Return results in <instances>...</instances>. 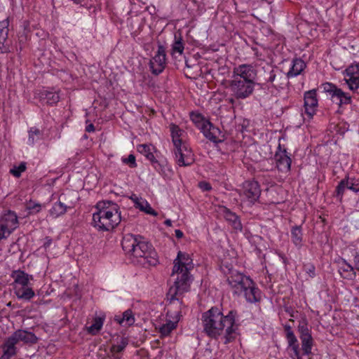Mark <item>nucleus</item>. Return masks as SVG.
I'll return each mask as SVG.
<instances>
[{
    "mask_svg": "<svg viewBox=\"0 0 359 359\" xmlns=\"http://www.w3.org/2000/svg\"><path fill=\"white\" fill-rule=\"evenodd\" d=\"M237 312L231 310L225 316L221 310L212 306L202 313L201 323L203 332L209 337L217 339L223 335L225 344H227L236 338V331L238 325H236Z\"/></svg>",
    "mask_w": 359,
    "mask_h": 359,
    "instance_id": "obj_1",
    "label": "nucleus"
},
{
    "mask_svg": "<svg viewBox=\"0 0 359 359\" xmlns=\"http://www.w3.org/2000/svg\"><path fill=\"white\" fill-rule=\"evenodd\" d=\"M122 248L131 261L144 267L155 266L158 263L157 253L151 244L140 236L127 234L121 242Z\"/></svg>",
    "mask_w": 359,
    "mask_h": 359,
    "instance_id": "obj_2",
    "label": "nucleus"
},
{
    "mask_svg": "<svg viewBox=\"0 0 359 359\" xmlns=\"http://www.w3.org/2000/svg\"><path fill=\"white\" fill-rule=\"evenodd\" d=\"M173 264L171 276L177 277L168 293L170 301L179 300V296L188 292L193 280L189 271L194 269V264L189 254L179 251Z\"/></svg>",
    "mask_w": 359,
    "mask_h": 359,
    "instance_id": "obj_3",
    "label": "nucleus"
},
{
    "mask_svg": "<svg viewBox=\"0 0 359 359\" xmlns=\"http://www.w3.org/2000/svg\"><path fill=\"white\" fill-rule=\"evenodd\" d=\"M93 215V225L100 231L114 229L121 221L119 206L111 201H100Z\"/></svg>",
    "mask_w": 359,
    "mask_h": 359,
    "instance_id": "obj_4",
    "label": "nucleus"
},
{
    "mask_svg": "<svg viewBox=\"0 0 359 359\" xmlns=\"http://www.w3.org/2000/svg\"><path fill=\"white\" fill-rule=\"evenodd\" d=\"M226 281L234 294H243L250 303H255L260 300V291L255 287L252 280L235 270H230Z\"/></svg>",
    "mask_w": 359,
    "mask_h": 359,
    "instance_id": "obj_5",
    "label": "nucleus"
},
{
    "mask_svg": "<svg viewBox=\"0 0 359 359\" xmlns=\"http://www.w3.org/2000/svg\"><path fill=\"white\" fill-rule=\"evenodd\" d=\"M38 340L34 333L25 330H18L5 340L2 348L6 350V355L13 357L17 353V344L22 342L25 345L32 346L36 344Z\"/></svg>",
    "mask_w": 359,
    "mask_h": 359,
    "instance_id": "obj_6",
    "label": "nucleus"
},
{
    "mask_svg": "<svg viewBox=\"0 0 359 359\" xmlns=\"http://www.w3.org/2000/svg\"><path fill=\"white\" fill-rule=\"evenodd\" d=\"M256 83L231 78L229 88L232 95L237 100H244L252 95Z\"/></svg>",
    "mask_w": 359,
    "mask_h": 359,
    "instance_id": "obj_7",
    "label": "nucleus"
},
{
    "mask_svg": "<svg viewBox=\"0 0 359 359\" xmlns=\"http://www.w3.org/2000/svg\"><path fill=\"white\" fill-rule=\"evenodd\" d=\"M322 88L325 93H329L333 102L339 106L343 104H351V96L339 88L336 85L331 83H325L322 84Z\"/></svg>",
    "mask_w": 359,
    "mask_h": 359,
    "instance_id": "obj_8",
    "label": "nucleus"
},
{
    "mask_svg": "<svg viewBox=\"0 0 359 359\" xmlns=\"http://www.w3.org/2000/svg\"><path fill=\"white\" fill-rule=\"evenodd\" d=\"M175 161L180 166H189L194 163L192 150L186 143L175 146Z\"/></svg>",
    "mask_w": 359,
    "mask_h": 359,
    "instance_id": "obj_9",
    "label": "nucleus"
},
{
    "mask_svg": "<svg viewBox=\"0 0 359 359\" xmlns=\"http://www.w3.org/2000/svg\"><path fill=\"white\" fill-rule=\"evenodd\" d=\"M166 65L165 48L160 42L158 44V50L149 62V67L152 74L158 75L165 69Z\"/></svg>",
    "mask_w": 359,
    "mask_h": 359,
    "instance_id": "obj_10",
    "label": "nucleus"
},
{
    "mask_svg": "<svg viewBox=\"0 0 359 359\" xmlns=\"http://www.w3.org/2000/svg\"><path fill=\"white\" fill-rule=\"evenodd\" d=\"M257 70L252 65L243 64L233 69L231 78L256 83Z\"/></svg>",
    "mask_w": 359,
    "mask_h": 359,
    "instance_id": "obj_11",
    "label": "nucleus"
},
{
    "mask_svg": "<svg viewBox=\"0 0 359 359\" xmlns=\"http://www.w3.org/2000/svg\"><path fill=\"white\" fill-rule=\"evenodd\" d=\"M250 204H254L260 197L261 189L257 181H246L243 183L241 194Z\"/></svg>",
    "mask_w": 359,
    "mask_h": 359,
    "instance_id": "obj_12",
    "label": "nucleus"
},
{
    "mask_svg": "<svg viewBox=\"0 0 359 359\" xmlns=\"http://www.w3.org/2000/svg\"><path fill=\"white\" fill-rule=\"evenodd\" d=\"M274 158L278 170L282 172H287L290 170L292 160L285 149H282L280 144L278 145V151L276 152Z\"/></svg>",
    "mask_w": 359,
    "mask_h": 359,
    "instance_id": "obj_13",
    "label": "nucleus"
},
{
    "mask_svg": "<svg viewBox=\"0 0 359 359\" xmlns=\"http://www.w3.org/2000/svg\"><path fill=\"white\" fill-rule=\"evenodd\" d=\"M304 108L305 112L308 115L309 118L313 117L316 113V108L318 107V100L316 97V90L313 89L306 91L304 93Z\"/></svg>",
    "mask_w": 359,
    "mask_h": 359,
    "instance_id": "obj_14",
    "label": "nucleus"
},
{
    "mask_svg": "<svg viewBox=\"0 0 359 359\" xmlns=\"http://www.w3.org/2000/svg\"><path fill=\"white\" fill-rule=\"evenodd\" d=\"M198 128L203 133L204 136L213 142H219L218 134L220 130L218 128L214 126L209 121H202Z\"/></svg>",
    "mask_w": 359,
    "mask_h": 359,
    "instance_id": "obj_15",
    "label": "nucleus"
},
{
    "mask_svg": "<svg viewBox=\"0 0 359 359\" xmlns=\"http://www.w3.org/2000/svg\"><path fill=\"white\" fill-rule=\"evenodd\" d=\"M167 316L172 317L173 320H168L166 323L163 324L159 327V332L161 337H167L170 335L171 332L177 327V323L180 318V312H175V316L172 317L170 311L167 312Z\"/></svg>",
    "mask_w": 359,
    "mask_h": 359,
    "instance_id": "obj_16",
    "label": "nucleus"
},
{
    "mask_svg": "<svg viewBox=\"0 0 359 359\" xmlns=\"http://www.w3.org/2000/svg\"><path fill=\"white\" fill-rule=\"evenodd\" d=\"M221 213L233 229L239 231L243 230V225L240 218L235 212H233L226 207H222L221 208Z\"/></svg>",
    "mask_w": 359,
    "mask_h": 359,
    "instance_id": "obj_17",
    "label": "nucleus"
},
{
    "mask_svg": "<svg viewBox=\"0 0 359 359\" xmlns=\"http://www.w3.org/2000/svg\"><path fill=\"white\" fill-rule=\"evenodd\" d=\"M285 79L286 77L283 72L278 68L276 67L273 73L267 79L266 83H271L272 87L276 88L278 87H281V86L283 85Z\"/></svg>",
    "mask_w": 359,
    "mask_h": 359,
    "instance_id": "obj_18",
    "label": "nucleus"
},
{
    "mask_svg": "<svg viewBox=\"0 0 359 359\" xmlns=\"http://www.w3.org/2000/svg\"><path fill=\"white\" fill-rule=\"evenodd\" d=\"M11 277L14 279V283L16 286H27L30 280H32V276H29L23 271L17 270L13 271Z\"/></svg>",
    "mask_w": 359,
    "mask_h": 359,
    "instance_id": "obj_19",
    "label": "nucleus"
},
{
    "mask_svg": "<svg viewBox=\"0 0 359 359\" xmlns=\"http://www.w3.org/2000/svg\"><path fill=\"white\" fill-rule=\"evenodd\" d=\"M114 320L122 326H131L135 323V317L133 311L128 309L124 311L121 315L115 316Z\"/></svg>",
    "mask_w": 359,
    "mask_h": 359,
    "instance_id": "obj_20",
    "label": "nucleus"
},
{
    "mask_svg": "<svg viewBox=\"0 0 359 359\" xmlns=\"http://www.w3.org/2000/svg\"><path fill=\"white\" fill-rule=\"evenodd\" d=\"M14 293L18 299L25 301H29L35 295L32 288L28 287V285L20 287L15 286Z\"/></svg>",
    "mask_w": 359,
    "mask_h": 359,
    "instance_id": "obj_21",
    "label": "nucleus"
},
{
    "mask_svg": "<svg viewBox=\"0 0 359 359\" xmlns=\"http://www.w3.org/2000/svg\"><path fill=\"white\" fill-rule=\"evenodd\" d=\"M0 222L6 226L8 225L11 230H15L18 227V219L13 211L8 210L4 214Z\"/></svg>",
    "mask_w": 359,
    "mask_h": 359,
    "instance_id": "obj_22",
    "label": "nucleus"
},
{
    "mask_svg": "<svg viewBox=\"0 0 359 359\" xmlns=\"http://www.w3.org/2000/svg\"><path fill=\"white\" fill-rule=\"evenodd\" d=\"M342 262L346 265V266H341L339 269V273L341 277L348 280H354L356 277V272L354 267L345 259H343Z\"/></svg>",
    "mask_w": 359,
    "mask_h": 359,
    "instance_id": "obj_23",
    "label": "nucleus"
},
{
    "mask_svg": "<svg viewBox=\"0 0 359 359\" xmlns=\"http://www.w3.org/2000/svg\"><path fill=\"white\" fill-rule=\"evenodd\" d=\"M306 67V64L300 58H295L292 60V65L287 73L286 77L290 78L299 75Z\"/></svg>",
    "mask_w": 359,
    "mask_h": 359,
    "instance_id": "obj_24",
    "label": "nucleus"
},
{
    "mask_svg": "<svg viewBox=\"0 0 359 359\" xmlns=\"http://www.w3.org/2000/svg\"><path fill=\"white\" fill-rule=\"evenodd\" d=\"M63 197L64 196L62 194L59 198V201L55 203L49 210L50 215L53 218H57L67 212V206L61 202Z\"/></svg>",
    "mask_w": 359,
    "mask_h": 359,
    "instance_id": "obj_25",
    "label": "nucleus"
},
{
    "mask_svg": "<svg viewBox=\"0 0 359 359\" xmlns=\"http://www.w3.org/2000/svg\"><path fill=\"white\" fill-rule=\"evenodd\" d=\"M132 199L135 202V207L139 208L141 211L154 216L157 215V212L150 206L147 201L142 200V198L139 199L136 196H134V198L132 197Z\"/></svg>",
    "mask_w": 359,
    "mask_h": 359,
    "instance_id": "obj_26",
    "label": "nucleus"
},
{
    "mask_svg": "<svg viewBox=\"0 0 359 359\" xmlns=\"http://www.w3.org/2000/svg\"><path fill=\"white\" fill-rule=\"evenodd\" d=\"M39 98L41 100L46 102L48 104H53L57 103L60 97L56 92L48 91L43 90L39 93Z\"/></svg>",
    "mask_w": 359,
    "mask_h": 359,
    "instance_id": "obj_27",
    "label": "nucleus"
},
{
    "mask_svg": "<svg viewBox=\"0 0 359 359\" xmlns=\"http://www.w3.org/2000/svg\"><path fill=\"white\" fill-rule=\"evenodd\" d=\"M175 40L172 44L171 55L173 56L175 53L182 55L184 50V44L182 41L181 33H175L174 36Z\"/></svg>",
    "mask_w": 359,
    "mask_h": 359,
    "instance_id": "obj_28",
    "label": "nucleus"
},
{
    "mask_svg": "<svg viewBox=\"0 0 359 359\" xmlns=\"http://www.w3.org/2000/svg\"><path fill=\"white\" fill-rule=\"evenodd\" d=\"M302 229L301 226H294L291 229V238L292 243L297 248H301L302 246Z\"/></svg>",
    "mask_w": 359,
    "mask_h": 359,
    "instance_id": "obj_29",
    "label": "nucleus"
},
{
    "mask_svg": "<svg viewBox=\"0 0 359 359\" xmlns=\"http://www.w3.org/2000/svg\"><path fill=\"white\" fill-rule=\"evenodd\" d=\"M137 151L144 155L152 164L158 163L154 154L151 151V146L147 144H139L137 147Z\"/></svg>",
    "mask_w": 359,
    "mask_h": 359,
    "instance_id": "obj_30",
    "label": "nucleus"
},
{
    "mask_svg": "<svg viewBox=\"0 0 359 359\" xmlns=\"http://www.w3.org/2000/svg\"><path fill=\"white\" fill-rule=\"evenodd\" d=\"M350 90L359 94V75L344 76V79Z\"/></svg>",
    "mask_w": 359,
    "mask_h": 359,
    "instance_id": "obj_31",
    "label": "nucleus"
},
{
    "mask_svg": "<svg viewBox=\"0 0 359 359\" xmlns=\"http://www.w3.org/2000/svg\"><path fill=\"white\" fill-rule=\"evenodd\" d=\"M128 344V339L122 337L120 341H118L116 344H113L110 348L113 356L118 358V356H116V354L121 353L125 349Z\"/></svg>",
    "mask_w": 359,
    "mask_h": 359,
    "instance_id": "obj_32",
    "label": "nucleus"
},
{
    "mask_svg": "<svg viewBox=\"0 0 359 359\" xmlns=\"http://www.w3.org/2000/svg\"><path fill=\"white\" fill-rule=\"evenodd\" d=\"M9 20L6 18L0 22V44L4 45L8 34Z\"/></svg>",
    "mask_w": 359,
    "mask_h": 359,
    "instance_id": "obj_33",
    "label": "nucleus"
},
{
    "mask_svg": "<svg viewBox=\"0 0 359 359\" xmlns=\"http://www.w3.org/2000/svg\"><path fill=\"white\" fill-rule=\"evenodd\" d=\"M104 319L101 317H96L93 320V324L87 330L90 334H96L100 332L103 325Z\"/></svg>",
    "mask_w": 359,
    "mask_h": 359,
    "instance_id": "obj_34",
    "label": "nucleus"
},
{
    "mask_svg": "<svg viewBox=\"0 0 359 359\" xmlns=\"http://www.w3.org/2000/svg\"><path fill=\"white\" fill-rule=\"evenodd\" d=\"M302 348L304 355H309L311 353L313 346V338L311 335L305 337H301Z\"/></svg>",
    "mask_w": 359,
    "mask_h": 359,
    "instance_id": "obj_35",
    "label": "nucleus"
},
{
    "mask_svg": "<svg viewBox=\"0 0 359 359\" xmlns=\"http://www.w3.org/2000/svg\"><path fill=\"white\" fill-rule=\"evenodd\" d=\"M182 130L177 126L173 125L171 127V135L172 138V142L174 146L178 145L180 146L181 144H183L182 140L180 138L181 135Z\"/></svg>",
    "mask_w": 359,
    "mask_h": 359,
    "instance_id": "obj_36",
    "label": "nucleus"
},
{
    "mask_svg": "<svg viewBox=\"0 0 359 359\" xmlns=\"http://www.w3.org/2000/svg\"><path fill=\"white\" fill-rule=\"evenodd\" d=\"M346 184V189L353 191L355 193L359 191V180L355 178L346 177L343 179Z\"/></svg>",
    "mask_w": 359,
    "mask_h": 359,
    "instance_id": "obj_37",
    "label": "nucleus"
},
{
    "mask_svg": "<svg viewBox=\"0 0 359 359\" xmlns=\"http://www.w3.org/2000/svg\"><path fill=\"white\" fill-rule=\"evenodd\" d=\"M24 26L25 30L23 33L20 34L18 36V46L17 47V50H19L20 51H22L25 48V44L27 41V29L29 26V23L27 21H25Z\"/></svg>",
    "mask_w": 359,
    "mask_h": 359,
    "instance_id": "obj_38",
    "label": "nucleus"
},
{
    "mask_svg": "<svg viewBox=\"0 0 359 359\" xmlns=\"http://www.w3.org/2000/svg\"><path fill=\"white\" fill-rule=\"evenodd\" d=\"M42 133L41 131L36 128H31L29 130V138H28V143L29 144H34L35 142V136L37 137L36 140H39L40 137L41 136Z\"/></svg>",
    "mask_w": 359,
    "mask_h": 359,
    "instance_id": "obj_39",
    "label": "nucleus"
},
{
    "mask_svg": "<svg viewBox=\"0 0 359 359\" xmlns=\"http://www.w3.org/2000/svg\"><path fill=\"white\" fill-rule=\"evenodd\" d=\"M345 182L341 180L337 187H336V190L334 192V196L337 197L340 201H341L344 194L345 191L347 189L346 187Z\"/></svg>",
    "mask_w": 359,
    "mask_h": 359,
    "instance_id": "obj_40",
    "label": "nucleus"
},
{
    "mask_svg": "<svg viewBox=\"0 0 359 359\" xmlns=\"http://www.w3.org/2000/svg\"><path fill=\"white\" fill-rule=\"evenodd\" d=\"M26 163L22 162L18 166H13V168L10 170V172L14 177H20L21 176L22 172L26 170Z\"/></svg>",
    "mask_w": 359,
    "mask_h": 359,
    "instance_id": "obj_41",
    "label": "nucleus"
},
{
    "mask_svg": "<svg viewBox=\"0 0 359 359\" xmlns=\"http://www.w3.org/2000/svg\"><path fill=\"white\" fill-rule=\"evenodd\" d=\"M298 331L300 334V338L311 335L306 320L299 322L298 325Z\"/></svg>",
    "mask_w": 359,
    "mask_h": 359,
    "instance_id": "obj_42",
    "label": "nucleus"
},
{
    "mask_svg": "<svg viewBox=\"0 0 359 359\" xmlns=\"http://www.w3.org/2000/svg\"><path fill=\"white\" fill-rule=\"evenodd\" d=\"M344 76H353L359 75V65H351L348 66L344 72Z\"/></svg>",
    "mask_w": 359,
    "mask_h": 359,
    "instance_id": "obj_43",
    "label": "nucleus"
},
{
    "mask_svg": "<svg viewBox=\"0 0 359 359\" xmlns=\"http://www.w3.org/2000/svg\"><path fill=\"white\" fill-rule=\"evenodd\" d=\"M14 230H11L8 225L0 222V240L6 238Z\"/></svg>",
    "mask_w": 359,
    "mask_h": 359,
    "instance_id": "obj_44",
    "label": "nucleus"
},
{
    "mask_svg": "<svg viewBox=\"0 0 359 359\" xmlns=\"http://www.w3.org/2000/svg\"><path fill=\"white\" fill-rule=\"evenodd\" d=\"M276 67H273L269 65H266V66L262 67L263 74L262 78L263 80L266 83L267 79L269 78V76L273 73V70Z\"/></svg>",
    "mask_w": 359,
    "mask_h": 359,
    "instance_id": "obj_45",
    "label": "nucleus"
},
{
    "mask_svg": "<svg viewBox=\"0 0 359 359\" xmlns=\"http://www.w3.org/2000/svg\"><path fill=\"white\" fill-rule=\"evenodd\" d=\"M287 342H288V347L292 348L294 346H299L298 341L294 335V333H289V335L286 337Z\"/></svg>",
    "mask_w": 359,
    "mask_h": 359,
    "instance_id": "obj_46",
    "label": "nucleus"
},
{
    "mask_svg": "<svg viewBox=\"0 0 359 359\" xmlns=\"http://www.w3.org/2000/svg\"><path fill=\"white\" fill-rule=\"evenodd\" d=\"M123 162L126 164H128L129 166L132 168H135L137 166L135 156L133 154H130L127 158H123Z\"/></svg>",
    "mask_w": 359,
    "mask_h": 359,
    "instance_id": "obj_47",
    "label": "nucleus"
},
{
    "mask_svg": "<svg viewBox=\"0 0 359 359\" xmlns=\"http://www.w3.org/2000/svg\"><path fill=\"white\" fill-rule=\"evenodd\" d=\"M41 204L39 203H34L32 201H29V203L27 205V208L32 211V212L37 213L41 210Z\"/></svg>",
    "mask_w": 359,
    "mask_h": 359,
    "instance_id": "obj_48",
    "label": "nucleus"
},
{
    "mask_svg": "<svg viewBox=\"0 0 359 359\" xmlns=\"http://www.w3.org/2000/svg\"><path fill=\"white\" fill-rule=\"evenodd\" d=\"M191 118L195 123L197 124V126L198 127V125H201L202 121H206L203 118V117L200 114H191Z\"/></svg>",
    "mask_w": 359,
    "mask_h": 359,
    "instance_id": "obj_49",
    "label": "nucleus"
},
{
    "mask_svg": "<svg viewBox=\"0 0 359 359\" xmlns=\"http://www.w3.org/2000/svg\"><path fill=\"white\" fill-rule=\"evenodd\" d=\"M306 273L309 275L310 277L313 278L316 275L315 271L316 268L313 264H310L307 266L306 269Z\"/></svg>",
    "mask_w": 359,
    "mask_h": 359,
    "instance_id": "obj_50",
    "label": "nucleus"
},
{
    "mask_svg": "<svg viewBox=\"0 0 359 359\" xmlns=\"http://www.w3.org/2000/svg\"><path fill=\"white\" fill-rule=\"evenodd\" d=\"M198 186L203 191H210L212 189L211 185L206 182H199Z\"/></svg>",
    "mask_w": 359,
    "mask_h": 359,
    "instance_id": "obj_51",
    "label": "nucleus"
},
{
    "mask_svg": "<svg viewBox=\"0 0 359 359\" xmlns=\"http://www.w3.org/2000/svg\"><path fill=\"white\" fill-rule=\"evenodd\" d=\"M292 351H293V354H290V357L292 359L298 358V357H301L299 355V346H294L292 348H290Z\"/></svg>",
    "mask_w": 359,
    "mask_h": 359,
    "instance_id": "obj_52",
    "label": "nucleus"
},
{
    "mask_svg": "<svg viewBox=\"0 0 359 359\" xmlns=\"http://www.w3.org/2000/svg\"><path fill=\"white\" fill-rule=\"evenodd\" d=\"M354 269L359 271V254L358 252L353 257Z\"/></svg>",
    "mask_w": 359,
    "mask_h": 359,
    "instance_id": "obj_53",
    "label": "nucleus"
},
{
    "mask_svg": "<svg viewBox=\"0 0 359 359\" xmlns=\"http://www.w3.org/2000/svg\"><path fill=\"white\" fill-rule=\"evenodd\" d=\"M284 330H285V334H286V337L289 335V333H294L293 331L292 330V327L290 325H284Z\"/></svg>",
    "mask_w": 359,
    "mask_h": 359,
    "instance_id": "obj_54",
    "label": "nucleus"
},
{
    "mask_svg": "<svg viewBox=\"0 0 359 359\" xmlns=\"http://www.w3.org/2000/svg\"><path fill=\"white\" fill-rule=\"evenodd\" d=\"M95 130V126L93 123H90L86 127V131L88 133H92Z\"/></svg>",
    "mask_w": 359,
    "mask_h": 359,
    "instance_id": "obj_55",
    "label": "nucleus"
},
{
    "mask_svg": "<svg viewBox=\"0 0 359 359\" xmlns=\"http://www.w3.org/2000/svg\"><path fill=\"white\" fill-rule=\"evenodd\" d=\"M175 236L177 238H182L183 237V232L180 230V229H176L175 231Z\"/></svg>",
    "mask_w": 359,
    "mask_h": 359,
    "instance_id": "obj_56",
    "label": "nucleus"
},
{
    "mask_svg": "<svg viewBox=\"0 0 359 359\" xmlns=\"http://www.w3.org/2000/svg\"><path fill=\"white\" fill-rule=\"evenodd\" d=\"M4 353L0 359H11V355H6V350H3Z\"/></svg>",
    "mask_w": 359,
    "mask_h": 359,
    "instance_id": "obj_57",
    "label": "nucleus"
},
{
    "mask_svg": "<svg viewBox=\"0 0 359 359\" xmlns=\"http://www.w3.org/2000/svg\"><path fill=\"white\" fill-rule=\"evenodd\" d=\"M164 224L166 225V226H170L172 225V221L170 219H166L165 222H164Z\"/></svg>",
    "mask_w": 359,
    "mask_h": 359,
    "instance_id": "obj_58",
    "label": "nucleus"
},
{
    "mask_svg": "<svg viewBox=\"0 0 359 359\" xmlns=\"http://www.w3.org/2000/svg\"><path fill=\"white\" fill-rule=\"evenodd\" d=\"M229 102H231V103H232V104H233V103L234 102V99H233V98H231V99L229 100Z\"/></svg>",
    "mask_w": 359,
    "mask_h": 359,
    "instance_id": "obj_59",
    "label": "nucleus"
},
{
    "mask_svg": "<svg viewBox=\"0 0 359 359\" xmlns=\"http://www.w3.org/2000/svg\"><path fill=\"white\" fill-rule=\"evenodd\" d=\"M186 66L189 67V63L187 62V61H186Z\"/></svg>",
    "mask_w": 359,
    "mask_h": 359,
    "instance_id": "obj_60",
    "label": "nucleus"
},
{
    "mask_svg": "<svg viewBox=\"0 0 359 359\" xmlns=\"http://www.w3.org/2000/svg\"><path fill=\"white\" fill-rule=\"evenodd\" d=\"M290 316L293 317L294 315L292 313H290Z\"/></svg>",
    "mask_w": 359,
    "mask_h": 359,
    "instance_id": "obj_61",
    "label": "nucleus"
},
{
    "mask_svg": "<svg viewBox=\"0 0 359 359\" xmlns=\"http://www.w3.org/2000/svg\"><path fill=\"white\" fill-rule=\"evenodd\" d=\"M156 163L153 164L154 165V168H156V165H155ZM158 165V163H157Z\"/></svg>",
    "mask_w": 359,
    "mask_h": 359,
    "instance_id": "obj_62",
    "label": "nucleus"
},
{
    "mask_svg": "<svg viewBox=\"0 0 359 359\" xmlns=\"http://www.w3.org/2000/svg\"><path fill=\"white\" fill-rule=\"evenodd\" d=\"M296 359H302V357H298V358H296Z\"/></svg>",
    "mask_w": 359,
    "mask_h": 359,
    "instance_id": "obj_63",
    "label": "nucleus"
}]
</instances>
